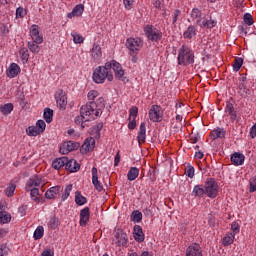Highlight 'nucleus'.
Here are the masks:
<instances>
[{
  "instance_id": "f257e3e1",
  "label": "nucleus",
  "mask_w": 256,
  "mask_h": 256,
  "mask_svg": "<svg viewBox=\"0 0 256 256\" xmlns=\"http://www.w3.org/2000/svg\"><path fill=\"white\" fill-rule=\"evenodd\" d=\"M191 18L196 21L199 27H206L207 29H213L217 25V21L213 20L210 15L204 14L198 8H194L191 11Z\"/></svg>"
},
{
  "instance_id": "f03ea898",
  "label": "nucleus",
  "mask_w": 256,
  "mask_h": 256,
  "mask_svg": "<svg viewBox=\"0 0 256 256\" xmlns=\"http://www.w3.org/2000/svg\"><path fill=\"white\" fill-rule=\"evenodd\" d=\"M80 113L84 115L85 121H91L97 119L103 113V110H101V106L97 105V102H89L81 106Z\"/></svg>"
},
{
  "instance_id": "7ed1b4c3",
  "label": "nucleus",
  "mask_w": 256,
  "mask_h": 256,
  "mask_svg": "<svg viewBox=\"0 0 256 256\" xmlns=\"http://www.w3.org/2000/svg\"><path fill=\"white\" fill-rule=\"evenodd\" d=\"M178 65H193L195 63V53L188 46L182 45L178 50Z\"/></svg>"
},
{
  "instance_id": "20e7f679",
  "label": "nucleus",
  "mask_w": 256,
  "mask_h": 256,
  "mask_svg": "<svg viewBox=\"0 0 256 256\" xmlns=\"http://www.w3.org/2000/svg\"><path fill=\"white\" fill-rule=\"evenodd\" d=\"M92 79L94 83L98 84L105 83V79L108 81H113V74L111 71H109L107 63L104 66H99L94 70Z\"/></svg>"
},
{
  "instance_id": "39448f33",
  "label": "nucleus",
  "mask_w": 256,
  "mask_h": 256,
  "mask_svg": "<svg viewBox=\"0 0 256 256\" xmlns=\"http://www.w3.org/2000/svg\"><path fill=\"white\" fill-rule=\"evenodd\" d=\"M144 35L147 37L148 41H152L154 43H157L163 39V32L151 24L144 26Z\"/></svg>"
},
{
  "instance_id": "423d86ee",
  "label": "nucleus",
  "mask_w": 256,
  "mask_h": 256,
  "mask_svg": "<svg viewBox=\"0 0 256 256\" xmlns=\"http://www.w3.org/2000/svg\"><path fill=\"white\" fill-rule=\"evenodd\" d=\"M205 195H207L210 199H215L217 195H219V184L213 178H209L206 180L204 184Z\"/></svg>"
},
{
  "instance_id": "0eeeda50",
  "label": "nucleus",
  "mask_w": 256,
  "mask_h": 256,
  "mask_svg": "<svg viewBox=\"0 0 256 256\" xmlns=\"http://www.w3.org/2000/svg\"><path fill=\"white\" fill-rule=\"evenodd\" d=\"M126 47L131 53H139L143 49V39L130 37L126 40Z\"/></svg>"
},
{
  "instance_id": "6e6552de",
  "label": "nucleus",
  "mask_w": 256,
  "mask_h": 256,
  "mask_svg": "<svg viewBox=\"0 0 256 256\" xmlns=\"http://www.w3.org/2000/svg\"><path fill=\"white\" fill-rule=\"evenodd\" d=\"M106 67L108 68V71H111L113 69L115 73V77L117 79H121L123 75H125V71L123 70V67L119 64V62L115 60H111L110 62H106Z\"/></svg>"
},
{
  "instance_id": "1a4fd4ad",
  "label": "nucleus",
  "mask_w": 256,
  "mask_h": 256,
  "mask_svg": "<svg viewBox=\"0 0 256 256\" xmlns=\"http://www.w3.org/2000/svg\"><path fill=\"white\" fill-rule=\"evenodd\" d=\"M163 117V114L161 113V106L159 105H152L149 110V119L150 121H153L154 123H159Z\"/></svg>"
},
{
  "instance_id": "9d476101",
  "label": "nucleus",
  "mask_w": 256,
  "mask_h": 256,
  "mask_svg": "<svg viewBox=\"0 0 256 256\" xmlns=\"http://www.w3.org/2000/svg\"><path fill=\"white\" fill-rule=\"evenodd\" d=\"M88 101H90V103H95V100L97 99V104L98 107H103V105H105V99H103V97L99 96V91L97 90H90L88 92Z\"/></svg>"
},
{
  "instance_id": "9b49d317",
  "label": "nucleus",
  "mask_w": 256,
  "mask_h": 256,
  "mask_svg": "<svg viewBox=\"0 0 256 256\" xmlns=\"http://www.w3.org/2000/svg\"><path fill=\"white\" fill-rule=\"evenodd\" d=\"M30 37L34 43H37V45H41L43 43V35L39 33V26L38 25H32L30 28Z\"/></svg>"
},
{
  "instance_id": "f8f14e48",
  "label": "nucleus",
  "mask_w": 256,
  "mask_h": 256,
  "mask_svg": "<svg viewBox=\"0 0 256 256\" xmlns=\"http://www.w3.org/2000/svg\"><path fill=\"white\" fill-rule=\"evenodd\" d=\"M95 149V138L88 137L85 139L83 145L80 148V152L85 155Z\"/></svg>"
},
{
  "instance_id": "ddd939ff",
  "label": "nucleus",
  "mask_w": 256,
  "mask_h": 256,
  "mask_svg": "<svg viewBox=\"0 0 256 256\" xmlns=\"http://www.w3.org/2000/svg\"><path fill=\"white\" fill-rule=\"evenodd\" d=\"M46 184H47V181L43 180L42 177H39L37 175L32 176L27 181V187L29 188L45 187Z\"/></svg>"
},
{
  "instance_id": "4468645a",
  "label": "nucleus",
  "mask_w": 256,
  "mask_h": 256,
  "mask_svg": "<svg viewBox=\"0 0 256 256\" xmlns=\"http://www.w3.org/2000/svg\"><path fill=\"white\" fill-rule=\"evenodd\" d=\"M55 100L60 109H65L67 107V95L65 91L58 90L55 94Z\"/></svg>"
},
{
  "instance_id": "2eb2a0df",
  "label": "nucleus",
  "mask_w": 256,
  "mask_h": 256,
  "mask_svg": "<svg viewBox=\"0 0 256 256\" xmlns=\"http://www.w3.org/2000/svg\"><path fill=\"white\" fill-rule=\"evenodd\" d=\"M116 244L118 247H125L129 239L127 238V233L123 230H118L115 234Z\"/></svg>"
},
{
  "instance_id": "dca6fc26",
  "label": "nucleus",
  "mask_w": 256,
  "mask_h": 256,
  "mask_svg": "<svg viewBox=\"0 0 256 256\" xmlns=\"http://www.w3.org/2000/svg\"><path fill=\"white\" fill-rule=\"evenodd\" d=\"M77 147L78 145L73 143V141L64 142L60 146V153H62V155H67L68 153H71V151H75Z\"/></svg>"
},
{
  "instance_id": "f3484780",
  "label": "nucleus",
  "mask_w": 256,
  "mask_h": 256,
  "mask_svg": "<svg viewBox=\"0 0 256 256\" xmlns=\"http://www.w3.org/2000/svg\"><path fill=\"white\" fill-rule=\"evenodd\" d=\"M19 73H21V67H19L17 63H11L6 70V75L9 79H15Z\"/></svg>"
},
{
  "instance_id": "a211bd4d",
  "label": "nucleus",
  "mask_w": 256,
  "mask_h": 256,
  "mask_svg": "<svg viewBox=\"0 0 256 256\" xmlns=\"http://www.w3.org/2000/svg\"><path fill=\"white\" fill-rule=\"evenodd\" d=\"M185 256H203V252L201 251V246L199 244H191L186 249Z\"/></svg>"
},
{
  "instance_id": "6ab92c4d",
  "label": "nucleus",
  "mask_w": 256,
  "mask_h": 256,
  "mask_svg": "<svg viewBox=\"0 0 256 256\" xmlns=\"http://www.w3.org/2000/svg\"><path fill=\"white\" fill-rule=\"evenodd\" d=\"M91 57L94 61H101L103 57V51L101 50V45L94 43L91 49Z\"/></svg>"
},
{
  "instance_id": "aec40b11",
  "label": "nucleus",
  "mask_w": 256,
  "mask_h": 256,
  "mask_svg": "<svg viewBox=\"0 0 256 256\" xmlns=\"http://www.w3.org/2000/svg\"><path fill=\"white\" fill-rule=\"evenodd\" d=\"M90 211H89V207H85L84 209H82L80 211V225L81 227H86L87 224L89 223V219H90Z\"/></svg>"
},
{
  "instance_id": "412c9836",
  "label": "nucleus",
  "mask_w": 256,
  "mask_h": 256,
  "mask_svg": "<svg viewBox=\"0 0 256 256\" xmlns=\"http://www.w3.org/2000/svg\"><path fill=\"white\" fill-rule=\"evenodd\" d=\"M133 237L138 243H143L145 241V234H143V228L141 226H134Z\"/></svg>"
},
{
  "instance_id": "4be33fe9",
  "label": "nucleus",
  "mask_w": 256,
  "mask_h": 256,
  "mask_svg": "<svg viewBox=\"0 0 256 256\" xmlns=\"http://www.w3.org/2000/svg\"><path fill=\"white\" fill-rule=\"evenodd\" d=\"M92 184L94 185L96 191L101 192L103 190V184L99 181V176L97 174V168H92Z\"/></svg>"
},
{
  "instance_id": "5701e85b",
  "label": "nucleus",
  "mask_w": 256,
  "mask_h": 256,
  "mask_svg": "<svg viewBox=\"0 0 256 256\" xmlns=\"http://www.w3.org/2000/svg\"><path fill=\"white\" fill-rule=\"evenodd\" d=\"M83 11H85V6H83V4L76 5L72 12L68 13V19H73V17H81V15H83Z\"/></svg>"
},
{
  "instance_id": "b1692460",
  "label": "nucleus",
  "mask_w": 256,
  "mask_h": 256,
  "mask_svg": "<svg viewBox=\"0 0 256 256\" xmlns=\"http://www.w3.org/2000/svg\"><path fill=\"white\" fill-rule=\"evenodd\" d=\"M146 134H147V128L145 127V122H142L140 124V129L137 136L139 145L145 143V140L147 139Z\"/></svg>"
},
{
  "instance_id": "393cba45",
  "label": "nucleus",
  "mask_w": 256,
  "mask_h": 256,
  "mask_svg": "<svg viewBox=\"0 0 256 256\" xmlns=\"http://www.w3.org/2000/svg\"><path fill=\"white\" fill-rule=\"evenodd\" d=\"M66 169L70 171V173H77V171L81 169V166L79 165V163H77V160L75 159L69 160L67 158Z\"/></svg>"
},
{
  "instance_id": "a878e982",
  "label": "nucleus",
  "mask_w": 256,
  "mask_h": 256,
  "mask_svg": "<svg viewBox=\"0 0 256 256\" xmlns=\"http://www.w3.org/2000/svg\"><path fill=\"white\" fill-rule=\"evenodd\" d=\"M231 162L236 166L243 165V163H245V155L241 153H234L231 155Z\"/></svg>"
},
{
  "instance_id": "bb28decb",
  "label": "nucleus",
  "mask_w": 256,
  "mask_h": 256,
  "mask_svg": "<svg viewBox=\"0 0 256 256\" xmlns=\"http://www.w3.org/2000/svg\"><path fill=\"white\" fill-rule=\"evenodd\" d=\"M225 113L229 115L232 121H235L237 119V112H235V107L233 106V103L231 102L226 103Z\"/></svg>"
},
{
  "instance_id": "cd10ccee",
  "label": "nucleus",
  "mask_w": 256,
  "mask_h": 256,
  "mask_svg": "<svg viewBox=\"0 0 256 256\" xmlns=\"http://www.w3.org/2000/svg\"><path fill=\"white\" fill-rule=\"evenodd\" d=\"M66 163H67V157L57 158L52 162V167L53 169L59 170L61 169V167H66Z\"/></svg>"
},
{
  "instance_id": "c85d7f7f",
  "label": "nucleus",
  "mask_w": 256,
  "mask_h": 256,
  "mask_svg": "<svg viewBox=\"0 0 256 256\" xmlns=\"http://www.w3.org/2000/svg\"><path fill=\"white\" fill-rule=\"evenodd\" d=\"M60 192H61V186H54L45 193V197L46 199H54L57 193H60Z\"/></svg>"
},
{
  "instance_id": "c756f323",
  "label": "nucleus",
  "mask_w": 256,
  "mask_h": 256,
  "mask_svg": "<svg viewBox=\"0 0 256 256\" xmlns=\"http://www.w3.org/2000/svg\"><path fill=\"white\" fill-rule=\"evenodd\" d=\"M197 35V28L195 26H189L186 31L183 33L184 39H193Z\"/></svg>"
},
{
  "instance_id": "7c9ffc66",
  "label": "nucleus",
  "mask_w": 256,
  "mask_h": 256,
  "mask_svg": "<svg viewBox=\"0 0 256 256\" xmlns=\"http://www.w3.org/2000/svg\"><path fill=\"white\" fill-rule=\"evenodd\" d=\"M211 139H223L225 137V130L223 128H216L211 132Z\"/></svg>"
},
{
  "instance_id": "2f4dec72",
  "label": "nucleus",
  "mask_w": 256,
  "mask_h": 256,
  "mask_svg": "<svg viewBox=\"0 0 256 256\" xmlns=\"http://www.w3.org/2000/svg\"><path fill=\"white\" fill-rule=\"evenodd\" d=\"M234 242H235V234H232V233L226 234L222 239V245H224V247H229V245H233Z\"/></svg>"
},
{
  "instance_id": "473e14b6",
  "label": "nucleus",
  "mask_w": 256,
  "mask_h": 256,
  "mask_svg": "<svg viewBox=\"0 0 256 256\" xmlns=\"http://www.w3.org/2000/svg\"><path fill=\"white\" fill-rule=\"evenodd\" d=\"M139 177V168L131 167L127 174L128 181H135Z\"/></svg>"
},
{
  "instance_id": "72a5a7b5",
  "label": "nucleus",
  "mask_w": 256,
  "mask_h": 256,
  "mask_svg": "<svg viewBox=\"0 0 256 256\" xmlns=\"http://www.w3.org/2000/svg\"><path fill=\"white\" fill-rule=\"evenodd\" d=\"M0 223L2 225H7V223H11V214L5 210L0 212Z\"/></svg>"
},
{
  "instance_id": "f704fd0d",
  "label": "nucleus",
  "mask_w": 256,
  "mask_h": 256,
  "mask_svg": "<svg viewBox=\"0 0 256 256\" xmlns=\"http://www.w3.org/2000/svg\"><path fill=\"white\" fill-rule=\"evenodd\" d=\"M15 189H17V185H15V182L11 181L4 191L6 197H13V195H15Z\"/></svg>"
},
{
  "instance_id": "c9c22d12",
  "label": "nucleus",
  "mask_w": 256,
  "mask_h": 256,
  "mask_svg": "<svg viewBox=\"0 0 256 256\" xmlns=\"http://www.w3.org/2000/svg\"><path fill=\"white\" fill-rule=\"evenodd\" d=\"M192 193L195 197H199V198L203 197L205 195V186L203 185L194 186Z\"/></svg>"
},
{
  "instance_id": "e433bc0d",
  "label": "nucleus",
  "mask_w": 256,
  "mask_h": 256,
  "mask_svg": "<svg viewBox=\"0 0 256 256\" xmlns=\"http://www.w3.org/2000/svg\"><path fill=\"white\" fill-rule=\"evenodd\" d=\"M39 196H41V193L39 192V188H30V197L32 201H34L35 203H39V201H41Z\"/></svg>"
},
{
  "instance_id": "4c0bfd02",
  "label": "nucleus",
  "mask_w": 256,
  "mask_h": 256,
  "mask_svg": "<svg viewBox=\"0 0 256 256\" xmlns=\"http://www.w3.org/2000/svg\"><path fill=\"white\" fill-rule=\"evenodd\" d=\"M27 47L31 53H35L36 55L41 51V47L35 41H28Z\"/></svg>"
},
{
  "instance_id": "58836bf2",
  "label": "nucleus",
  "mask_w": 256,
  "mask_h": 256,
  "mask_svg": "<svg viewBox=\"0 0 256 256\" xmlns=\"http://www.w3.org/2000/svg\"><path fill=\"white\" fill-rule=\"evenodd\" d=\"M20 59L23 65L27 64L29 61V50L27 48L20 49Z\"/></svg>"
},
{
  "instance_id": "ea45409f",
  "label": "nucleus",
  "mask_w": 256,
  "mask_h": 256,
  "mask_svg": "<svg viewBox=\"0 0 256 256\" xmlns=\"http://www.w3.org/2000/svg\"><path fill=\"white\" fill-rule=\"evenodd\" d=\"M44 233L45 229L43 228V226H38L34 231L33 238L35 239V241H39V239H42Z\"/></svg>"
},
{
  "instance_id": "a19ab883",
  "label": "nucleus",
  "mask_w": 256,
  "mask_h": 256,
  "mask_svg": "<svg viewBox=\"0 0 256 256\" xmlns=\"http://www.w3.org/2000/svg\"><path fill=\"white\" fill-rule=\"evenodd\" d=\"M26 134L28 137H37V135H41V132L35 126H29L26 128Z\"/></svg>"
},
{
  "instance_id": "79ce46f5",
  "label": "nucleus",
  "mask_w": 256,
  "mask_h": 256,
  "mask_svg": "<svg viewBox=\"0 0 256 256\" xmlns=\"http://www.w3.org/2000/svg\"><path fill=\"white\" fill-rule=\"evenodd\" d=\"M75 203L76 205H85L87 203V198H85L83 195H81V192L77 191L75 193Z\"/></svg>"
},
{
  "instance_id": "37998d69",
  "label": "nucleus",
  "mask_w": 256,
  "mask_h": 256,
  "mask_svg": "<svg viewBox=\"0 0 256 256\" xmlns=\"http://www.w3.org/2000/svg\"><path fill=\"white\" fill-rule=\"evenodd\" d=\"M74 121H75L76 125H80L81 126V129H85V123H87V121H89V120H85L84 115L80 113L79 116L75 117Z\"/></svg>"
},
{
  "instance_id": "c03bdc74",
  "label": "nucleus",
  "mask_w": 256,
  "mask_h": 256,
  "mask_svg": "<svg viewBox=\"0 0 256 256\" xmlns=\"http://www.w3.org/2000/svg\"><path fill=\"white\" fill-rule=\"evenodd\" d=\"M44 119L46 123L53 121V110L51 108L44 109Z\"/></svg>"
},
{
  "instance_id": "a18cd8bd",
  "label": "nucleus",
  "mask_w": 256,
  "mask_h": 256,
  "mask_svg": "<svg viewBox=\"0 0 256 256\" xmlns=\"http://www.w3.org/2000/svg\"><path fill=\"white\" fill-rule=\"evenodd\" d=\"M71 191H73V185H67L61 197L62 201H67V199H69Z\"/></svg>"
},
{
  "instance_id": "49530a36",
  "label": "nucleus",
  "mask_w": 256,
  "mask_h": 256,
  "mask_svg": "<svg viewBox=\"0 0 256 256\" xmlns=\"http://www.w3.org/2000/svg\"><path fill=\"white\" fill-rule=\"evenodd\" d=\"M71 37L73 38V41L76 45H79V44L83 43V41H85V38L83 36H81V34L76 33V32H72Z\"/></svg>"
},
{
  "instance_id": "de8ad7c7",
  "label": "nucleus",
  "mask_w": 256,
  "mask_h": 256,
  "mask_svg": "<svg viewBox=\"0 0 256 256\" xmlns=\"http://www.w3.org/2000/svg\"><path fill=\"white\" fill-rule=\"evenodd\" d=\"M0 111L3 115H9L13 111V105L11 103L4 104L1 106Z\"/></svg>"
},
{
  "instance_id": "09e8293b",
  "label": "nucleus",
  "mask_w": 256,
  "mask_h": 256,
  "mask_svg": "<svg viewBox=\"0 0 256 256\" xmlns=\"http://www.w3.org/2000/svg\"><path fill=\"white\" fill-rule=\"evenodd\" d=\"M243 67V58H236L233 64V71L237 73Z\"/></svg>"
},
{
  "instance_id": "8fccbe9b",
  "label": "nucleus",
  "mask_w": 256,
  "mask_h": 256,
  "mask_svg": "<svg viewBox=\"0 0 256 256\" xmlns=\"http://www.w3.org/2000/svg\"><path fill=\"white\" fill-rule=\"evenodd\" d=\"M139 115V108L137 106H132L129 110V120L137 119Z\"/></svg>"
},
{
  "instance_id": "3c124183",
  "label": "nucleus",
  "mask_w": 256,
  "mask_h": 256,
  "mask_svg": "<svg viewBox=\"0 0 256 256\" xmlns=\"http://www.w3.org/2000/svg\"><path fill=\"white\" fill-rule=\"evenodd\" d=\"M142 219H143V214L139 212V210H136L132 213V221H135V223H141Z\"/></svg>"
},
{
  "instance_id": "603ef678",
  "label": "nucleus",
  "mask_w": 256,
  "mask_h": 256,
  "mask_svg": "<svg viewBox=\"0 0 256 256\" xmlns=\"http://www.w3.org/2000/svg\"><path fill=\"white\" fill-rule=\"evenodd\" d=\"M27 15V10H25L23 7H18L16 9V19H23Z\"/></svg>"
},
{
  "instance_id": "864d4df0",
  "label": "nucleus",
  "mask_w": 256,
  "mask_h": 256,
  "mask_svg": "<svg viewBox=\"0 0 256 256\" xmlns=\"http://www.w3.org/2000/svg\"><path fill=\"white\" fill-rule=\"evenodd\" d=\"M35 127L41 132L43 133L45 131V129L47 128V124L45 123L44 120H38L36 122Z\"/></svg>"
},
{
  "instance_id": "5fc2aeb1",
  "label": "nucleus",
  "mask_w": 256,
  "mask_h": 256,
  "mask_svg": "<svg viewBox=\"0 0 256 256\" xmlns=\"http://www.w3.org/2000/svg\"><path fill=\"white\" fill-rule=\"evenodd\" d=\"M243 20H244V23L249 26L253 25L254 23L253 16L250 13H245L243 16Z\"/></svg>"
},
{
  "instance_id": "6e6d98bb",
  "label": "nucleus",
  "mask_w": 256,
  "mask_h": 256,
  "mask_svg": "<svg viewBox=\"0 0 256 256\" xmlns=\"http://www.w3.org/2000/svg\"><path fill=\"white\" fill-rule=\"evenodd\" d=\"M231 231H232V232H230V233H231L232 235L236 236L237 233H239V231H241V228L239 227V223L233 222V223L231 224Z\"/></svg>"
},
{
  "instance_id": "4d7b16f0",
  "label": "nucleus",
  "mask_w": 256,
  "mask_h": 256,
  "mask_svg": "<svg viewBox=\"0 0 256 256\" xmlns=\"http://www.w3.org/2000/svg\"><path fill=\"white\" fill-rule=\"evenodd\" d=\"M185 175L187 177H189L190 179H193V177H195V168L193 166H189L186 170H185Z\"/></svg>"
},
{
  "instance_id": "13d9d810",
  "label": "nucleus",
  "mask_w": 256,
  "mask_h": 256,
  "mask_svg": "<svg viewBox=\"0 0 256 256\" xmlns=\"http://www.w3.org/2000/svg\"><path fill=\"white\" fill-rule=\"evenodd\" d=\"M9 255V247H7V245L2 244L0 246V256H7Z\"/></svg>"
},
{
  "instance_id": "bf43d9fd",
  "label": "nucleus",
  "mask_w": 256,
  "mask_h": 256,
  "mask_svg": "<svg viewBox=\"0 0 256 256\" xmlns=\"http://www.w3.org/2000/svg\"><path fill=\"white\" fill-rule=\"evenodd\" d=\"M256 191V176L250 179V193H255Z\"/></svg>"
},
{
  "instance_id": "052dcab7",
  "label": "nucleus",
  "mask_w": 256,
  "mask_h": 256,
  "mask_svg": "<svg viewBox=\"0 0 256 256\" xmlns=\"http://www.w3.org/2000/svg\"><path fill=\"white\" fill-rule=\"evenodd\" d=\"M40 256H55V252L51 248L45 249Z\"/></svg>"
},
{
  "instance_id": "680f3d73",
  "label": "nucleus",
  "mask_w": 256,
  "mask_h": 256,
  "mask_svg": "<svg viewBox=\"0 0 256 256\" xmlns=\"http://www.w3.org/2000/svg\"><path fill=\"white\" fill-rule=\"evenodd\" d=\"M137 127V119L132 118L128 123V129H135Z\"/></svg>"
},
{
  "instance_id": "e2e57ef3",
  "label": "nucleus",
  "mask_w": 256,
  "mask_h": 256,
  "mask_svg": "<svg viewBox=\"0 0 256 256\" xmlns=\"http://www.w3.org/2000/svg\"><path fill=\"white\" fill-rule=\"evenodd\" d=\"M125 9L130 10L131 7L133 6V0H123Z\"/></svg>"
},
{
  "instance_id": "0e129e2a",
  "label": "nucleus",
  "mask_w": 256,
  "mask_h": 256,
  "mask_svg": "<svg viewBox=\"0 0 256 256\" xmlns=\"http://www.w3.org/2000/svg\"><path fill=\"white\" fill-rule=\"evenodd\" d=\"M179 15H181V12L179 10H175L174 11V16H173V24L177 23V19L179 17Z\"/></svg>"
},
{
  "instance_id": "69168bd1",
  "label": "nucleus",
  "mask_w": 256,
  "mask_h": 256,
  "mask_svg": "<svg viewBox=\"0 0 256 256\" xmlns=\"http://www.w3.org/2000/svg\"><path fill=\"white\" fill-rule=\"evenodd\" d=\"M119 161H121V155H119V152L115 155L114 158V165L115 167H117V165H119Z\"/></svg>"
},
{
  "instance_id": "338daca9",
  "label": "nucleus",
  "mask_w": 256,
  "mask_h": 256,
  "mask_svg": "<svg viewBox=\"0 0 256 256\" xmlns=\"http://www.w3.org/2000/svg\"><path fill=\"white\" fill-rule=\"evenodd\" d=\"M153 5L156 9L161 8V0H153Z\"/></svg>"
},
{
  "instance_id": "774afa93",
  "label": "nucleus",
  "mask_w": 256,
  "mask_h": 256,
  "mask_svg": "<svg viewBox=\"0 0 256 256\" xmlns=\"http://www.w3.org/2000/svg\"><path fill=\"white\" fill-rule=\"evenodd\" d=\"M204 154L201 151L195 153V159H203Z\"/></svg>"
}]
</instances>
